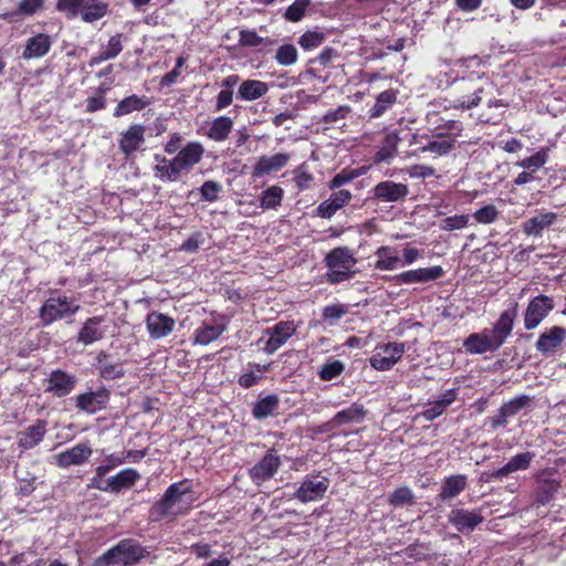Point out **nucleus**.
<instances>
[{
	"instance_id": "nucleus-35",
	"label": "nucleus",
	"mask_w": 566,
	"mask_h": 566,
	"mask_svg": "<svg viewBox=\"0 0 566 566\" xmlns=\"http://www.w3.org/2000/svg\"><path fill=\"white\" fill-rule=\"evenodd\" d=\"M140 480V474L136 469L126 468L120 470L114 476L108 479V492L119 493L123 490L133 488Z\"/></svg>"
},
{
	"instance_id": "nucleus-49",
	"label": "nucleus",
	"mask_w": 566,
	"mask_h": 566,
	"mask_svg": "<svg viewBox=\"0 0 566 566\" xmlns=\"http://www.w3.org/2000/svg\"><path fill=\"white\" fill-rule=\"evenodd\" d=\"M250 367H253L255 369L256 373H254L253 370H250L248 373H244L242 375H240L239 379H238V384L242 387V388H251L253 386H255L256 384H259L262 378H263V374L266 373L269 370V366L268 365H261V364H249Z\"/></svg>"
},
{
	"instance_id": "nucleus-39",
	"label": "nucleus",
	"mask_w": 566,
	"mask_h": 566,
	"mask_svg": "<svg viewBox=\"0 0 566 566\" xmlns=\"http://www.w3.org/2000/svg\"><path fill=\"white\" fill-rule=\"evenodd\" d=\"M233 124L231 117L226 115L218 116L209 124L206 136L217 143L224 142L229 138L233 129Z\"/></svg>"
},
{
	"instance_id": "nucleus-27",
	"label": "nucleus",
	"mask_w": 566,
	"mask_h": 566,
	"mask_svg": "<svg viewBox=\"0 0 566 566\" xmlns=\"http://www.w3.org/2000/svg\"><path fill=\"white\" fill-rule=\"evenodd\" d=\"M205 148L199 142H190L182 147L175 156L180 172L190 171L195 165L200 163Z\"/></svg>"
},
{
	"instance_id": "nucleus-37",
	"label": "nucleus",
	"mask_w": 566,
	"mask_h": 566,
	"mask_svg": "<svg viewBox=\"0 0 566 566\" xmlns=\"http://www.w3.org/2000/svg\"><path fill=\"white\" fill-rule=\"evenodd\" d=\"M123 33H116L115 35H112L106 46L103 48L96 55H93L90 59L88 65L93 67L105 61L117 57L123 51Z\"/></svg>"
},
{
	"instance_id": "nucleus-34",
	"label": "nucleus",
	"mask_w": 566,
	"mask_h": 566,
	"mask_svg": "<svg viewBox=\"0 0 566 566\" xmlns=\"http://www.w3.org/2000/svg\"><path fill=\"white\" fill-rule=\"evenodd\" d=\"M399 91L397 88H388L380 92L375 104L368 111L370 118H379L390 111L398 102Z\"/></svg>"
},
{
	"instance_id": "nucleus-63",
	"label": "nucleus",
	"mask_w": 566,
	"mask_h": 566,
	"mask_svg": "<svg viewBox=\"0 0 566 566\" xmlns=\"http://www.w3.org/2000/svg\"><path fill=\"white\" fill-rule=\"evenodd\" d=\"M186 63V57L185 56H178L177 60H176V64L174 66V69L169 72H167L160 80V86L161 87H169L171 85H174L178 77L180 76L181 74V69L184 67Z\"/></svg>"
},
{
	"instance_id": "nucleus-9",
	"label": "nucleus",
	"mask_w": 566,
	"mask_h": 566,
	"mask_svg": "<svg viewBox=\"0 0 566 566\" xmlns=\"http://www.w3.org/2000/svg\"><path fill=\"white\" fill-rule=\"evenodd\" d=\"M554 307L555 303L552 296L538 294L532 297L524 312V328L526 331L536 328Z\"/></svg>"
},
{
	"instance_id": "nucleus-14",
	"label": "nucleus",
	"mask_w": 566,
	"mask_h": 566,
	"mask_svg": "<svg viewBox=\"0 0 566 566\" xmlns=\"http://www.w3.org/2000/svg\"><path fill=\"white\" fill-rule=\"evenodd\" d=\"M297 326L293 321H280L264 333L269 336L263 347L264 353L271 355L281 348L296 333Z\"/></svg>"
},
{
	"instance_id": "nucleus-36",
	"label": "nucleus",
	"mask_w": 566,
	"mask_h": 566,
	"mask_svg": "<svg viewBox=\"0 0 566 566\" xmlns=\"http://www.w3.org/2000/svg\"><path fill=\"white\" fill-rule=\"evenodd\" d=\"M150 104V99L143 95L132 94L119 101L113 111V116L116 118L132 114L133 112H140Z\"/></svg>"
},
{
	"instance_id": "nucleus-4",
	"label": "nucleus",
	"mask_w": 566,
	"mask_h": 566,
	"mask_svg": "<svg viewBox=\"0 0 566 566\" xmlns=\"http://www.w3.org/2000/svg\"><path fill=\"white\" fill-rule=\"evenodd\" d=\"M191 492V484L188 480H182L177 483L170 484L165 491L163 497L155 502L150 509V516L154 521H161L165 517L187 513L188 509L175 510V505L181 500V497Z\"/></svg>"
},
{
	"instance_id": "nucleus-30",
	"label": "nucleus",
	"mask_w": 566,
	"mask_h": 566,
	"mask_svg": "<svg viewBox=\"0 0 566 566\" xmlns=\"http://www.w3.org/2000/svg\"><path fill=\"white\" fill-rule=\"evenodd\" d=\"M287 154L277 153L272 156H261L252 169V177L260 178L274 171L281 170L289 163Z\"/></svg>"
},
{
	"instance_id": "nucleus-3",
	"label": "nucleus",
	"mask_w": 566,
	"mask_h": 566,
	"mask_svg": "<svg viewBox=\"0 0 566 566\" xmlns=\"http://www.w3.org/2000/svg\"><path fill=\"white\" fill-rule=\"evenodd\" d=\"M148 554L146 547L138 541L124 538L95 558L93 566H132L138 564Z\"/></svg>"
},
{
	"instance_id": "nucleus-40",
	"label": "nucleus",
	"mask_w": 566,
	"mask_h": 566,
	"mask_svg": "<svg viewBox=\"0 0 566 566\" xmlns=\"http://www.w3.org/2000/svg\"><path fill=\"white\" fill-rule=\"evenodd\" d=\"M375 256L377 258L375 262V269L379 271H392L398 268H401V260L396 254V249L390 245H381L376 252Z\"/></svg>"
},
{
	"instance_id": "nucleus-52",
	"label": "nucleus",
	"mask_w": 566,
	"mask_h": 566,
	"mask_svg": "<svg viewBox=\"0 0 566 566\" xmlns=\"http://www.w3.org/2000/svg\"><path fill=\"white\" fill-rule=\"evenodd\" d=\"M325 40L326 34L324 32L308 30L300 36L298 44L303 50L311 51L322 45Z\"/></svg>"
},
{
	"instance_id": "nucleus-6",
	"label": "nucleus",
	"mask_w": 566,
	"mask_h": 566,
	"mask_svg": "<svg viewBox=\"0 0 566 566\" xmlns=\"http://www.w3.org/2000/svg\"><path fill=\"white\" fill-rule=\"evenodd\" d=\"M80 311V305L69 296L49 297L39 310V318L43 326L73 316Z\"/></svg>"
},
{
	"instance_id": "nucleus-44",
	"label": "nucleus",
	"mask_w": 566,
	"mask_h": 566,
	"mask_svg": "<svg viewBox=\"0 0 566 566\" xmlns=\"http://www.w3.org/2000/svg\"><path fill=\"white\" fill-rule=\"evenodd\" d=\"M365 416L366 410L364 407L361 405L353 403L350 407L338 411L334 416V421L336 422L337 427H340L343 424L361 422Z\"/></svg>"
},
{
	"instance_id": "nucleus-24",
	"label": "nucleus",
	"mask_w": 566,
	"mask_h": 566,
	"mask_svg": "<svg viewBox=\"0 0 566 566\" xmlns=\"http://www.w3.org/2000/svg\"><path fill=\"white\" fill-rule=\"evenodd\" d=\"M457 398L458 388L448 389L438 399L429 401L426 408L420 413H418V417H421L427 421H433L443 415L447 409L457 400Z\"/></svg>"
},
{
	"instance_id": "nucleus-21",
	"label": "nucleus",
	"mask_w": 566,
	"mask_h": 566,
	"mask_svg": "<svg viewBox=\"0 0 566 566\" xmlns=\"http://www.w3.org/2000/svg\"><path fill=\"white\" fill-rule=\"evenodd\" d=\"M535 458V453L531 451L517 453L512 457L509 462L502 468L492 471L485 481L490 480H502L516 471H525L531 467L532 461Z\"/></svg>"
},
{
	"instance_id": "nucleus-32",
	"label": "nucleus",
	"mask_w": 566,
	"mask_h": 566,
	"mask_svg": "<svg viewBox=\"0 0 566 566\" xmlns=\"http://www.w3.org/2000/svg\"><path fill=\"white\" fill-rule=\"evenodd\" d=\"M154 160L156 163L154 167L155 176L159 180L166 182L179 179L181 172L175 158L168 159L164 155L155 154Z\"/></svg>"
},
{
	"instance_id": "nucleus-5",
	"label": "nucleus",
	"mask_w": 566,
	"mask_h": 566,
	"mask_svg": "<svg viewBox=\"0 0 566 566\" xmlns=\"http://www.w3.org/2000/svg\"><path fill=\"white\" fill-rule=\"evenodd\" d=\"M450 133H437L424 145L417 147L413 155L420 156L421 154L429 153L431 158L436 159L446 156L454 149L457 137L462 132V124L457 120H451L447 125Z\"/></svg>"
},
{
	"instance_id": "nucleus-53",
	"label": "nucleus",
	"mask_w": 566,
	"mask_h": 566,
	"mask_svg": "<svg viewBox=\"0 0 566 566\" xmlns=\"http://www.w3.org/2000/svg\"><path fill=\"white\" fill-rule=\"evenodd\" d=\"M84 6V0H56L55 10L63 13L66 19L73 20L78 17Z\"/></svg>"
},
{
	"instance_id": "nucleus-12",
	"label": "nucleus",
	"mask_w": 566,
	"mask_h": 566,
	"mask_svg": "<svg viewBox=\"0 0 566 566\" xmlns=\"http://www.w3.org/2000/svg\"><path fill=\"white\" fill-rule=\"evenodd\" d=\"M281 465L282 461L280 455L274 448H271L260 461L249 469V476L253 483L261 485L271 480Z\"/></svg>"
},
{
	"instance_id": "nucleus-25",
	"label": "nucleus",
	"mask_w": 566,
	"mask_h": 566,
	"mask_svg": "<svg viewBox=\"0 0 566 566\" xmlns=\"http://www.w3.org/2000/svg\"><path fill=\"white\" fill-rule=\"evenodd\" d=\"M48 431V421L36 419L35 422L18 433V446L24 450L40 444Z\"/></svg>"
},
{
	"instance_id": "nucleus-59",
	"label": "nucleus",
	"mask_w": 566,
	"mask_h": 566,
	"mask_svg": "<svg viewBox=\"0 0 566 566\" xmlns=\"http://www.w3.org/2000/svg\"><path fill=\"white\" fill-rule=\"evenodd\" d=\"M345 369V365L340 360H333L322 366L318 376L324 381H331L337 378Z\"/></svg>"
},
{
	"instance_id": "nucleus-64",
	"label": "nucleus",
	"mask_w": 566,
	"mask_h": 566,
	"mask_svg": "<svg viewBox=\"0 0 566 566\" xmlns=\"http://www.w3.org/2000/svg\"><path fill=\"white\" fill-rule=\"evenodd\" d=\"M126 462V458H123L122 455L112 453L105 457L102 464L96 467L95 472L98 475H106L109 471H112L114 468L123 464Z\"/></svg>"
},
{
	"instance_id": "nucleus-47",
	"label": "nucleus",
	"mask_w": 566,
	"mask_h": 566,
	"mask_svg": "<svg viewBox=\"0 0 566 566\" xmlns=\"http://www.w3.org/2000/svg\"><path fill=\"white\" fill-rule=\"evenodd\" d=\"M560 488V482L554 479L543 480L536 489L535 500L539 504L549 503Z\"/></svg>"
},
{
	"instance_id": "nucleus-60",
	"label": "nucleus",
	"mask_w": 566,
	"mask_h": 566,
	"mask_svg": "<svg viewBox=\"0 0 566 566\" xmlns=\"http://www.w3.org/2000/svg\"><path fill=\"white\" fill-rule=\"evenodd\" d=\"M294 174V182L300 190H306L311 187V184L314 180L313 175L307 170V166L305 163L301 164L293 171Z\"/></svg>"
},
{
	"instance_id": "nucleus-10",
	"label": "nucleus",
	"mask_w": 566,
	"mask_h": 566,
	"mask_svg": "<svg viewBox=\"0 0 566 566\" xmlns=\"http://www.w3.org/2000/svg\"><path fill=\"white\" fill-rule=\"evenodd\" d=\"M109 399L111 391L105 386H101L96 390L81 392L73 398L77 411L86 415H94L106 409Z\"/></svg>"
},
{
	"instance_id": "nucleus-17",
	"label": "nucleus",
	"mask_w": 566,
	"mask_h": 566,
	"mask_svg": "<svg viewBox=\"0 0 566 566\" xmlns=\"http://www.w3.org/2000/svg\"><path fill=\"white\" fill-rule=\"evenodd\" d=\"M566 339V328L553 326L546 328L537 338L535 348L544 356L555 353Z\"/></svg>"
},
{
	"instance_id": "nucleus-56",
	"label": "nucleus",
	"mask_w": 566,
	"mask_h": 566,
	"mask_svg": "<svg viewBox=\"0 0 566 566\" xmlns=\"http://www.w3.org/2000/svg\"><path fill=\"white\" fill-rule=\"evenodd\" d=\"M388 502L390 505L397 507L406 504L413 503V494L412 491L408 486L397 488L394 492L390 493L388 497Z\"/></svg>"
},
{
	"instance_id": "nucleus-16",
	"label": "nucleus",
	"mask_w": 566,
	"mask_h": 566,
	"mask_svg": "<svg viewBox=\"0 0 566 566\" xmlns=\"http://www.w3.org/2000/svg\"><path fill=\"white\" fill-rule=\"evenodd\" d=\"M104 322L105 316L103 315L88 317L77 333V343L91 345L102 340L107 333V327L103 325Z\"/></svg>"
},
{
	"instance_id": "nucleus-26",
	"label": "nucleus",
	"mask_w": 566,
	"mask_h": 566,
	"mask_svg": "<svg viewBox=\"0 0 566 566\" xmlns=\"http://www.w3.org/2000/svg\"><path fill=\"white\" fill-rule=\"evenodd\" d=\"M240 83L238 74H230L220 82V91L214 97L213 111L221 112L232 105L234 101V88Z\"/></svg>"
},
{
	"instance_id": "nucleus-55",
	"label": "nucleus",
	"mask_w": 566,
	"mask_h": 566,
	"mask_svg": "<svg viewBox=\"0 0 566 566\" xmlns=\"http://www.w3.org/2000/svg\"><path fill=\"white\" fill-rule=\"evenodd\" d=\"M532 398L526 395H521L515 397L514 399L504 402L501 407L504 410V415L506 413L509 418L517 415L522 409L530 406Z\"/></svg>"
},
{
	"instance_id": "nucleus-57",
	"label": "nucleus",
	"mask_w": 566,
	"mask_h": 566,
	"mask_svg": "<svg viewBox=\"0 0 566 566\" xmlns=\"http://www.w3.org/2000/svg\"><path fill=\"white\" fill-rule=\"evenodd\" d=\"M277 64L289 66L297 61V50L293 44L281 45L275 54Z\"/></svg>"
},
{
	"instance_id": "nucleus-28",
	"label": "nucleus",
	"mask_w": 566,
	"mask_h": 566,
	"mask_svg": "<svg viewBox=\"0 0 566 566\" xmlns=\"http://www.w3.org/2000/svg\"><path fill=\"white\" fill-rule=\"evenodd\" d=\"M403 139L397 130L387 133L380 142L378 149L373 156V163L380 165L389 163L398 154V144Z\"/></svg>"
},
{
	"instance_id": "nucleus-8",
	"label": "nucleus",
	"mask_w": 566,
	"mask_h": 566,
	"mask_svg": "<svg viewBox=\"0 0 566 566\" xmlns=\"http://www.w3.org/2000/svg\"><path fill=\"white\" fill-rule=\"evenodd\" d=\"M146 127L139 123L130 124L118 135V149L126 160L135 158L137 151L144 150Z\"/></svg>"
},
{
	"instance_id": "nucleus-31",
	"label": "nucleus",
	"mask_w": 566,
	"mask_h": 566,
	"mask_svg": "<svg viewBox=\"0 0 566 566\" xmlns=\"http://www.w3.org/2000/svg\"><path fill=\"white\" fill-rule=\"evenodd\" d=\"M281 399L276 394L259 396L258 400L251 407L252 417L255 420H264L279 413Z\"/></svg>"
},
{
	"instance_id": "nucleus-58",
	"label": "nucleus",
	"mask_w": 566,
	"mask_h": 566,
	"mask_svg": "<svg viewBox=\"0 0 566 566\" xmlns=\"http://www.w3.org/2000/svg\"><path fill=\"white\" fill-rule=\"evenodd\" d=\"M221 191L222 185L214 180H207L199 188L202 200L208 202L217 201Z\"/></svg>"
},
{
	"instance_id": "nucleus-42",
	"label": "nucleus",
	"mask_w": 566,
	"mask_h": 566,
	"mask_svg": "<svg viewBox=\"0 0 566 566\" xmlns=\"http://www.w3.org/2000/svg\"><path fill=\"white\" fill-rule=\"evenodd\" d=\"M224 331L226 326L223 325L208 324L203 322L202 325L193 332V344L202 346L209 345L213 340L218 339Z\"/></svg>"
},
{
	"instance_id": "nucleus-50",
	"label": "nucleus",
	"mask_w": 566,
	"mask_h": 566,
	"mask_svg": "<svg viewBox=\"0 0 566 566\" xmlns=\"http://www.w3.org/2000/svg\"><path fill=\"white\" fill-rule=\"evenodd\" d=\"M551 148L542 147L534 155L518 160L515 165L524 169H533L534 171L543 167L549 157Z\"/></svg>"
},
{
	"instance_id": "nucleus-7",
	"label": "nucleus",
	"mask_w": 566,
	"mask_h": 566,
	"mask_svg": "<svg viewBox=\"0 0 566 566\" xmlns=\"http://www.w3.org/2000/svg\"><path fill=\"white\" fill-rule=\"evenodd\" d=\"M405 352V343L392 342L378 344L369 358V364L376 370H390L401 359Z\"/></svg>"
},
{
	"instance_id": "nucleus-22",
	"label": "nucleus",
	"mask_w": 566,
	"mask_h": 566,
	"mask_svg": "<svg viewBox=\"0 0 566 566\" xmlns=\"http://www.w3.org/2000/svg\"><path fill=\"white\" fill-rule=\"evenodd\" d=\"M557 218V213L552 211L538 212L522 223V231L527 237L542 238L543 231L554 226Z\"/></svg>"
},
{
	"instance_id": "nucleus-48",
	"label": "nucleus",
	"mask_w": 566,
	"mask_h": 566,
	"mask_svg": "<svg viewBox=\"0 0 566 566\" xmlns=\"http://www.w3.org/2000/svg\"><path fill=\"white\" fill-rule=\"evenodd\" d=\"M283 196L284 190L280 186L273 185L261 193L260 207L262 209H276L281 206Z\"/></svg>"
},
{
	"instance_id": "nucleus-45",
	"label": "nucleus",
	"mask_w": 566,
	"mask_h": 566,
	"mask_svg": "<svg viewBox=\"0 0 566 566\" xmlns=\"http://www.w3.org/2000/svg\"><path fill=\"white\" fill-rule=\"evenodd\" d=\"M107 357L108 355L104 352L99 353L97 356V369L99 371L101 377L107 380L124 377L125 371L122 365L118 363L106 361Z\"/></svg>"
},
{
	"instance_id": "nucleus-20",
	"label": "nucleus",
	"mask_w": 566,
	"mask_h": 566,
	"mask_svg": "<svg viewBox=\"0 0 566 566\" xmlns=\"http://www.w3.org/2000/svg\"><path fill=\"white\" fill-rule=\"evenodd\" d=\"M483 516L475 511L453 509L448 514V522L460 533H470L483 522Z\"/></svg>"
},
{
	"instance_id": "nucleus-54",
	"label": "nucleus",
	"mask_w": 566,
	"mask_h": 566,
	"mask_svg": "<svg viewBox=\"0 0 566 566\" xmlns=\"http://www.w3.org/2000/svg\"><path fill=\"white\" fill-rule=\"evenodd\" d=\"M312 0H295L287 7L283 17L289 22H298L305 15L307 8L311 6Z\"/></svg>"
},
{
	"instance_id": "nucleus-51",
	"label": "nucleus",
	"mask_w": 566,
	"mask_h": 566,
	"mask_svg": "<svg viewBox=\"0 0 566 566\" xmlns=\"http://www.w3.org/2000/svg\"><path fill=\"white\" fill-rule=\"evenodd\" d=\"M239 44L243 48H254L259 45H273L274 40L260 36L255 30H241L239 33Z\"/></svg>"
},
{
	"instance_id": "nucleus-61",
	"label": "nucleus",
	"mask_w": 566,
	"mask_h": 566,
	"mask_svg": "<svg viewBox=\"0 0 566 566\" xmlns=\"http://www.w3.org/2000/svg\"><path fill=\"white\" fill-rule=\"evenodd\" d=\"M499 217V210L494 205H486L478 209L473 213V218L478 223L490 224L493 223Z\"/></svg>"
},
{
	"instance_id": "nucleus-15",
	"label": "nucleus",
	"mask_w": 566,
	"mask_h": 566,
	"mask_svg": "<svg viewBox=\"0 0 566 566\" xmlns=\"http://www.w3.org/2000/svg\"><path fill=\"white\" fill-rule=\"evenodd\" d=\"M145 324L150 338L161 339L172 333L176 322L167 314L153 311L147 314Z\"/></svg>"
},
{
	"instance_id": "nucleus-29",
	"label": "nucleus",
	"mask_w": 566,
	"mask_h": 566,
	"mask_svg": "<svg viewBox=\"0 0 566 566\" xmlns=\"http://www.w3.org/2000/svg\"><path fill=\"white\" fill-rule=\"evenodd\" d=\"M52 44L53 41L49 34L36 33L27 40L22 57L24 60L41 59L50 52Z\"/></svg>"
},
{
	"instance_id": "nucleus-33",
	"label": "nucleus",
	"mask_w": 566,
	"mask_h": 566,
	"mask_svg": "<svg viewBox=\"0 0 566 566\" xmlns=\"http://www.w3.org/2000/svg\"><path fill=\"white\" fill-rule=\"evenodd\" d=\"M268 92V83L249 78L239 84L237 98L244 102H252L263 97Z\"/></svg>"
},
{
	"instance_id": "nucleus-41",
	"label": "nucleus",
	"mask_w": 566,
	"mask_h": 566,
	"mask_svg": "<svg viewBox=\"0 0 566 566\" xmlns=\"http://www.w3.org/2000/svg\"><path fill=\"white\" fill-rule=\"evenodd\" d=\"M356 263L350 250L346 247H337L331 250L325 256V264L328 269H350Z\"/></svg>"
},
{
	"instance_id": "nucleus-46",
	"label": "nucleus",
	"mask_w": 566,
	"mask_h": 566,
	"mask_svg": "<svg viewBox=\"0 0 566 566\" xmlns=\"http://www.w3.org/2000/svg\"><path fill=\"white\" fill-rule=\"evenodd\" d=\"M366 174V167L359 168H350L346 167L342 169L338 174H336L328 182V188L331 190H336L342 186L349 184L354 179Z\"/></svg>"
},
{
	"instance_id": "nucleus-23",
	"label": "nucleus",
	"mask_w": 566,
	"mask_h": 566,
	"mask_svg": "<svg viewBox=\"0 0 566 566\" xmlns=\"http://www.w3.org/2000/svg\"><path fill=\"white\" fill-rule=\"evenodd\" d=\"M92 452L93 450L88 442L77 443L56 454V464L63 469L71 465H82L90 459Z\"/></svg>"
},
{
	"instance_id": "nucleus-2",
	"label": "nucleus",
	"mask_w": 566,
	"mask_h": 566,
	"mask_svg": "<svg viewBox=\"0 0 566 566\" xmlns=\"http://www.w3.org/2000/svg\"><path fill=\"white\" fill-rule=\"evenodd\" d=\"M457 97L453 99V107L457 109H471L486 101L488 107H499L502 105L500 99L494 97V83L488 78L476 82L472 78H463L458 86Z\"/></svg>"
},
{
	"instance_id": "nucleus-18",
	"label": "nucleus",
	"mask_w": 566,
	"mask_h": 566,
	"mask_svg": "<svg viewBox=\"0 0 566 566\" xmlns=\"http://www.w3.org/2000/svg\"><path fill=\"white\" fill-rule=\"evenodd\" d=\"M409 193L406 184L391 180L380 181L373 188V198L381 202H396L403 200Z\"/></svg>"
},
{
	"instance_id": "nucleus-11",
	"label": "nucleus",
	"mask_w": 566,
	"mask_h": 566,
	"mask_svg": "<svg viewBox=\"0 0 566 566\" xmlns=\"http://www.w3.org/2000/svg\"><path fill=\"white\" fill-rule=\"evenodd\" d=\"M329 485L331 481L327 476H322L319 473L307 475L294 492V499L301 503L319 501L325 496Z\"/></svg>"
},
{
	"instance_id": "nucleus-19",
	"label": "nucleus",
	"mask_w": 566,
	"mask_h": 566,
	"mask_svg": "<svg viewBox=\"0 0 566 566\" xmlns=\"http://www.w3.org/2000/svg\"><path fill=\"white\" fill-rule=\"evenodd\" d=\"M444 275V270L441 265H433L430 268H419L416 270L403 271L396 275L398 284H413L427 283L436 281Z\"/></svg>"
},
{
	"instance_id": "nucleus-62",
	"label": "nucleus",
	"mask_w": 566,
	"mask_h": 566,
	"mask_svg": "<svg viewBox=\"0 0 566 566\" xmlns=\"http://www.w3.org/2000/svg\"><path fill=\"white\" fill-rule=\"evenodd\" d=\"M348 313L347 305L345 304H333L327 305L323 308L322 317L333 325L336 321L340 319Z\"/></svg>"
},
{
	"instance_id": "nucleus-38",
	"label": "nucleus",
	"mask_w": 566,
	"mask_h": 566,
	"mask_svg": "<svg viewBox=\"0 0 566 566\" xmlns=\"http://www.w3.org/2000/svg\"><path fill=\"white\" fill-rule=\"evenodd\" d=\"M468 485V478L464 474L446 476L439 492L441 501H450L462 493Z\"/></svg>"
},
{
	"instance_id": "nucleus-43",
	"label": "nucleus",
	"mask_w": 566,
	"mask_h": 566,
	"mask_svg": "<svg viewBox=\"0 0 566 566\" xmlns=\"http://www.w3.org/2000/svg\"><path fill=\"white\" fill-rule=\"evenodd\" d=\"M108 12V3L102 0H84L78 15L86 23H93L104 18Z\"/></svg>"
},
{
	"instance_id": "nucleus-13",
	"label": "nucleus",
	"mask_w": 566,
	"mask_h": 566,
	"mask_svg": "<svg viewBox=\"0 0 566 566\" xmlns=\"http://www.w3.org/2000/svg\"><path fill=\"white\" fill-rule=\"evenodd\" d=\"M76 384L77 377L74 374L57 368L45 379L44 391L54 398H64L75 389Z\"/></svg>"
},
{
	"instance_id": "nucleus-1",
	"label": "nucleus",
	"mask_w": 566,
	"mask_h": 566,
	"mask_svg": "<svg viewBox=\"0 0 566 566\" xmlns=\"http://www.w3.org/2000/svg\"><path fill=\"white\" fill-rule=\"evenodd\" d=\"M517 315L518 304L513 302L500 314L492 328H484L480 333H472L463 340L465 352L471 355L496 352L512 334Z\"/></svg>"
}]
</instances>
